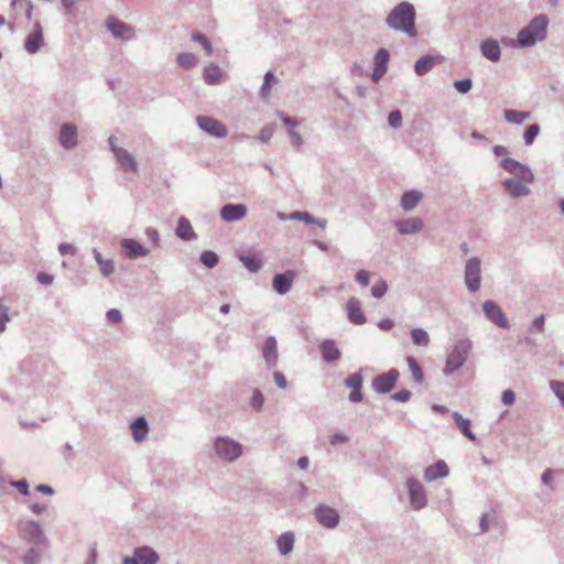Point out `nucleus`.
Segmentation results:
<instances>
[{
  "label": "nucleus",
  "instance_id": "nucleus-1",
  "mask_svg": "<svg viewBox=\"0 0 564 564\" xmlns=\"http://www.w3.org/2000/svg\"><path fill=\"white\" fill-rule=\"evenodd\" d=\"M415 8L410 2L403 1L397 4L386 19V23L392 30L403 32L410 37H415Z\"/></svg>",
  "mask_w": 564,
  "mask_h": 564
},
{
  "label": "nucleus",
  "instance_id": "nucleus-2",
  "mask_svg": "<svg viewBox=\"0 0 564 564\" xmlns=\"http://www.w3.org/2000/svg\"><path fill=\"white\" fill-rule=\"evenodd\" d=\"M549 18L545 14L535 15L528 25L518 33L517 42L520 47H531L536 42L546 39Z\"/></svg>",
  "mask_w": 564,
  "mask_h": 564
},
{
  "label": "nucleus",
  "instance_id": "nucleus-3",
  "mask_svg": "<svg viewBox=\"0 0 564 564\" xmlns=\"http://www.w3.org/2000/svg\"><path fill=\"white\" fill-rule=\"evenodd\" d=\"M464 282L469 292L475 293L480 288L481 282V261L477 257L467 260L464 271Z\"/></svg>",
  "mask_w": 564,
  "mask_h": 564
},
{
  "label": "nucleus",
  "instance_id": "nucleus-4",
  "mask_svg": "<svg viewBox=\"0 0 564 564\" xmlns=\"http://www.w3.org/2000/svg\"><path fill=\"white\" fill-rule=\"evenodd\" d=\"M500 166L506 172L514 175L513 178L521 180L524 183H533L534 182V174L532 173L531 169L514 159H511V158L502 159L500 162Z\"/></svg>",
  "mask_w": 564,
  "mask_h": 564
},
{
  "label": "nucleus",
  "instance_id": "nucleus-5",
  "mask_svg": "<svg viewBox=\"0 0 564 564\" xmlns=\"http://www.w3.org/2000/svg\"><path fill=\"white\" fill-rule=\"evenodd\" d=\"M215 449L217 455L225 460H235L241 453V445L227 437H219L215 442Z\"/></svg>",
  "mask_w": 564,
  "mask_h": 564
},
{
  "label": "nucleus",
  "instance_id": "nucleus-6",
  "mask_svg": "<svg viewBox=\"0 0 564 564\" xmlns=\"http://www.w3.org/2000/svg\"><path fill=\"white\" fill-rule=\"evenodd\" d=\"M482 311L485 313L486 318L496 326L503 329H508L510 327L508 318L506 317L501 307L495 301H485L482 304Z\"/></svg>",
  "mask_w": 564,
  "mask_h": 564
},
{
  "label": "nucleus",
  "instance_id": "nucleus-7",
  "mask_svg": "<svg viewBox=\"0 0 564 564\" xmlns=\"http://www.w3.org/2000/svg\"><path fill=\"white\" fill-rule=\"evenodd\" d=\"M107 29L111 32V34L121 40H130L134 35V29L124 23L123 21L115 18L108 17L106 21Z\"/></svg>",
  "mask_w": 564,
  "mask_h": 564
},
{
  "label": "nucleus",
  "instance_id": "nucleus-8",
  "mask_svg": "<svg viewBox=\"0 0 564 564\" xmlns=\"http://www.w3.org/2000/svg\"><path fill=\"white\" fill-rule=\"evenodd\" d=\"M22 538L31 544H34L35 546H46L47 541L44 536L41 527L37 522H28L22 528Z\"/></svg>",
  "mask_w": 564,
  "mask_h": 564
},
{
  "label": "nucleus",
  "instance_id": "nucleus-9",
  "mask_svg": "<svg viewBox=\"0 0 564 564\" xmlns=\"http://www.w3.org/2000/svg\"><path fill=\"white\" fill-rule=\"evenodd\" d=\"M197 123L200 129L216 138H224L228 133L225 124H223L219 120L210 117L199 116L197 117Z\"/></svg>",
  "mask_w": 564,
  "mask_h": 564
},
{
  "label": "nucleus",
  "instance_id": "nucleus-10",
  "mask_svg": "<svg viewBox=\"0 0 564 564\" xmlns=\"http://www.w3.org/2000/svg\"><path fill=\"white\" fill-rule=\"evenodd\" d=\"M409 489L410 501L414 509H422L426 505V495L423 486L414 478H409L406 481Z\"/></svg>",
  "mask_w": 564,
  "mask_h": 564
},
{
  "label": "nucleus",
  "instance_id": "nucleus-11",
  "mask_svg": "<svg viewBox=\"0 0 564 564\" xmlns=\"http://www.w3.org/2000/svg\"><path fill=\"white\" fill-rule=\"evenodd\" d=\"M109 143L111 145V149L118 160V162L121 164L124 171L138 172V164L133 156L124 149L119 148L115 144V137L109 138Z\"/></svg>",
  "mask_w": 564,
  "mask_h": 564
},
{
  "label": "nucleus",
  "instance_id": "nucleus-12",
  "mask_svg": "<svg viewBox=\"0 0 564 564\" xmlns=\"http://www.w3.org/2000/svg\"><path fill=\"white\" fill-rule=\"evenodd\" d=\"M398 378V370H389L388 372L376 377L372 381V387L377 392H389L394 388Z\"/></svg>",
  "mask_w": 564,
  "mask_h": 564
},
{
  "label": "nucleus",
  "instance_id": "nucleus-13",
  "mask_svg": "<svg viewBox=\"0 0 564 564\" xmlns=\"http://www.w3.org/2000/svg\"><path fill=\"white\" fill-rule=\"evenodd\" d=\"M159 555L150 547H140L132 557H126L123 564H156Z\"/></svg>",
  "mask_w": 564,
  "mask_h": 564
},
{
  "label": "nucleus",
  "instance_id": "nucleus-14",
  "mask_svg": "<svg viewBox=\"0 0 564 564\" xmlns=\"http://www.w3.org/2000/svg\"><path fill=\"white\" fill-rule=\"evenodd\" d=\"M521 180L518 178H506L502 182L505 192L511 197V198H520L528 196L531 191Z\"/></svg>",
  "mask_w": 564,
  "mask_h": 564
},
{
  "label": "nucleus",
  "instance_id": "nucleus-15",
  "mask_svg": "<svg viewBox=\"0 0 564 564\" xmlns=\"http://www.w3.org/2000/svg\"><path fill=\"white\" fill-rule=\"evenodd\" d=\"M481 55L492 63H497L501 57V48L497 40L486 39L480 43Z\"/></svg>",
  "mask_w": 564,
  "mask_h": 564
},
{
  "label": "nucleus",
  "instance_id": "nucleus-16",
  "mask_svg": "<svg viewBox=\"0 0 564 564\" xmlns=\"http://www.w3.org/2000/svg\"><path fill=\"white\" fill-rule=\"evenodd\" d=\"M315 516L317 521L327 528L336 527L339 521V516L337 511L329 507H318L315 510Z\"/></svg>",
  "mask_w": 564,
  "mask_h": 564
},
{
  "label": "nucleus",
  "instance_id": "nucleus-17",
  "mask_svg": "<svg viewBox=\"0 0 564 564\" xmlns=\"http://www.w3.org/2000/svg\"><path fill=\"white\" fill-rule=\"evenodd\" d=\"M295 279V272L292 270L285 273H279L273 278L272 285L274 291L279 294H285L291 290L292 283Z\"/></svg>",
  "mask_w": 564,
  "mask_h": 564
},
{
  "label": "nucleus",
  "instance_id": "nucleus-18",
  "mask_svg": "<svg viewBox=\"0 0 564 564\" xmlns=\"http://www.w3.org/2000/svg\"><path fill=\"white\" fill-rule=\"evenodd\" d=\"M247 215L245 205H225L220 210V216L225 221H236L242 219Z\"/></svg>",
  "mask_w": 564,
  "mask_h": 564
},
{
  "label": "nucleus",
  "instance_id": "nucleus-19",
  "mask_svg": "<svg viewBox=\"0 0 564 564\" xmlns=\"http://www.w3.org/2000/svg\"><path fill=\"white\" fill-rule=\"evenodd\" d=\"M443 57L440 55H424L414 65L415 73L420 76L429 73L435 65L441 64Z\"/></svg>",
  "mask_w": 564,
  "mask_h": 564
},
{
  "label": "nucleus",
  "instance_id": "nucleus-20",
  "mask_svg": "<svg viewBox=\"0 0 564 564\" xmlns=\"http://www.w3.org/2000/svg\"><path fill=\"white\" fill-rule=\"evenodd\" d=\"M59 142L65 149H72L77 143V129L75 126L66 123L61 128Z\"/></svg>",
  "mask_w": 564,
  "mask_h": 564
},
{
  "label": "nucleus",
  "instance_id": "nucleus-21",
  "mask_svg": "<svg viewBox=\"0 0 564 564\" xmlns=\"http://www.w3.org/2000/svg\"><path fill=\"white\" fill-rule=\"evenodd\" d=\"M345 384L351 389V393L349 394V400L351 402H360L362 400V394L360 389L362 387V377L360 373H352L345 380Z\"/></svg>",
  "mask_w": 564,
  "mask_h": 564
},
{
  "label": "nucleus",
  "instance_id": "nucleus-22",
  "mask_svg": "<svg viewBox=\"0 0 564 564\" xmlns=\"http://www.w3.org/2000/svg\"><path fill=\"white\" fill-rule=\"evenodd\" d=\"M448 466L444 460H438L434 465H430L424 470V478L426 481H434L438 478L445 477L448 475Z\"/></svg>",
  "mask_w": 564,
  "mask_h": 564
},
{
  "label": "nucleus",
  "instance_id": "nucleus-23",
  "mask_svg": "<svg viewBox=\"0 0 564 564\" xmlns=\"http://www.w3.org/2000/svg\"><path fill=\"white\" fill-rule=\"evenodd\" d=\"M347 314L349 321L356 325H361L366 322L360 302L355 297L349 299L347 302Z\"/></svg>",
  "mask_w": 564,
  "mask_h": 564
},
{
  "label": "nucleus",
  "instance_id": "nucleus-24",
  "mask_svg": "<svg viewBox=\"0 0 564 564\" xmlns=\"http://www.w3.org/2000/svg\"><path fill=\"white\" fill-rule=\"evenodd\" d=\"M121 246L124 249L126 256L129 258L145 257L149 254V250L133 239L122 240Z\"/></svg>",
  "mask_w": 564,
  "mask_h": 564
},
{
  "label": "nucleus",
  "instance_id": "nucleus-25",
  "mask_svg": "<svg viewBox=\"0 0 564 564\" xmlns=\"http://www.w3.org/2000/svg\"><path fill=\"white\" fill-rule=\"evenodd\" d=\"M43 44V33L40 24L35 25L34 31L25 40V50L33 54L40 50Z\"/></svg>",
  "mask_w": 564,
  "mask_h": 564
},
{
  "label": "nucleus",
  "instance_id": "nucleus-26",
  "mask_svg": "<svg viewBox=\"0 0 564 564\" xmlns=\"http://www.w3.org/2000/svg\"><path fill=\"white\" fill-rule=\"evenodd\" d=\"M399 232L403 235L419 232L423 228V221L419 217L400 220L395 224Z\"/></svg>",
  "mask_w": 564,
  "mask_h": 564
},
{
  "label": "nucleus",
  "instance_id": "nucleus-27",
  "mask_svg": "<svg viewBox=\"0 0 564 564\" xmlns=\"http://www.w3.org/2000/svg\"><path fill=\"white\" fill-rule=\"evenodd\" d=\"M389 61V52L386 48H380L375 55V68H373V77L375 79L380 78L387 70V64Z\"/></svg>",
  "mask_w": 564,
  "mask_h": 564
},
{
  "label": "nucleus",
  "instance_id": "nucleus-28",
  "mask_svg": "<svg viewBox=\"0 0 564 564\" xmlns=\"http://www.w3.org/2000/svg\"><path fill=\"white\" fill-rule=\"evenodd\" d=\"M322 356L325 361L333 362L340 358V351L334 340L327 339L321 344Z\"/></svg>",
  "mask_w": 564,
  "mask_h": 564
},
{
  "label": "nucleus",
  "instance_id": "nucleus-29",
  "mask_svg": "<svg viewBox=\"0 0 564 564\" xmlns=\"http://www.w3.org/2000/svg\"><path fill=\"white\" fill-rule=\"evenodd\" d=\"M503 116L507 122L511 124H522L525 120L530 118L529 111H520L516 109H506L503 111Z\"/></svg>",
  "mask_w": 564,
  "mask_h": 564
},
{
  "label": "nucleus",
  "instance_id": "nucleus-30",
  "mask_svg": "<svg viewBox=\"0 0 564 564\" xmlns=\"http://www.w3.org/2000/svg\"><path fill=\"white\" fill-rule=\"evenodd\" d=\"M262 354L267 362L274 365L278 358L276 352V341L274 338L270 337L267 338L263 347H262Z\"/></svg>",
  "mask_w": 564,
  "mask_h": 564
},
{
  "label": "nucleus",
  "instance_id": "nucleus-31",
  "mask_svg": "<svg viewBox=\"0 0 564 564\" xmlns=\"http://www.w3.org/2000/svg\"><path fill=\"white\" fill-rule=\"evenodd\" d=\"M422 199V194L417 191L405 192L401 198V206L404 210H412Z\"/></svg>",
  "mask_w": 564,
  "mask_h": 564
},
{
  "label": "nucleus",
  "instance_id": "nucleus-32",
  "mask_svg": "<svg viewBox=\"0 0 564 564\" xmlns=\"http://www.w3.org/2000/svg\"><path fill=\"white\" fill-rule=\"evenodd\" d=\"M131 431L133 434V437L137 442H141L144 440L147 433H148V424L147 421L143 417H138L132 424H131Z\"/></svg>",
  "mask_w": 564,
  "mask_h": 564
},
{
  "label": "nucleus",
  "instance_id": "nucleus-33",
  "mask_svg": "<svg viewBox=\"0 0 564 564\" xmlns=\"http://www.w3.org/2000/svg\"><path fill=\"white\" fill-rule=\"evenodd\" d=\"M176 235L184 240H189L195 236L192 225L186 218L182 217L178 220Z\"/></svg>",
  "mask_w": 564,
  "mask_h": 564
},
{
  "label": "nucleus",
  "instance_id": "nucleus-34",
  "mask_svg": "<svg viewBox=\"0 0 564 564\" xmlns=\"http://www.w3.org/2000/svg\"><path fill=\"white\" fill-rule=\"evenodd\" d=\"M221 70L218 66L210 65L204 69V79L208 85H216L221 79Z\"/></svg>",
  "mask_w": 564,
  "mask_h": 564
},
{
  "label": "nucleus",
  "instance_id": "nucleus-35",
  "mask_svg": "<svg viewBox=\"0 0 564 564\" xmlns=\"http://www.w3.org/2000/svg\"><path fill=\"white\" fill-rule=\"evenodd\" d=\"M294 536L292 533H284L278 539V547L281 554L285 555L293 549Z\"/></svg>",
  "mask_w": 564,
  "mask_h": 564
},
{
  "label": "nucleus",
  "instance_id": "nucleus-36",
  "mask_svg": "<svg viewBox=\"0 0 564 564\" xmlns=\"http://www.w3.org/2000/svg\"><path fill=\"white\" fill-rule=\"evenodd\" d=\"M411 338L413 343L417 346H427L430 343V337L427 333L422 328L412 329Z\"/></svg>",
  "mask_w": 564,
  "mask_h": 564
},
{
  "label": "nucleus",
  "instance_id": "nucleus-37",
  "mask_svg": "<svg viewBox=\"0 0 564 564\" xmlns=\"http://www.w3.org/2000/svg\"><path fill=\"white\" fill-rule=\"evenodd\" d=\"M540 133V126L538 123H532L527 127L524 133H523V140L525 145H531L535 138Z\"/></svg>",
  "mask_w": 564,
  "mask_h": 564
},
{
  "label": "nucleus",
  "instance_id": "nucleus-38",
  "mask_svg": "<svg viewBox=\"0 0 564 564\" xmlns=\"http://www.w3.org/2000/svg\"><path fill=\"white\" fill-rule=\"evenodd\" d=\"M406 362L409 365V368H410V371L414 378V380L417 382V383H422L423 381V371L420 367V365L416 362V360L413 358V357H408L406 358Z\"/></svg>",
  "mask_w": 564,
  "mask_h": 564
},
{
  "label": "nucleus",
  "instance_id": "nucleus-39",
  "mask_svg": "<svg viewBox=\"0 0 564 564\" xmlns=\"http://www.w3.org/2000/svg\"><path fill=\"white\" fill-rule=\"evenodd\" d=\"M240 260L251 272H257L261 268V260L257 256H241Z\"/></svg>",
  "mask_w": 564,
  "mask_h": 564
},
{
  "label": "nucleus",
  "instance_id": "nucleus-40",
  "mask_svg": "<svg viewBox=\"0 0 564 564\" xmlns=\"http://www.w3.org/2000/svg\"><path fill=\"white\" fill-rule=\"evenodd\" d=\"M95 258L99 264L100 271L104 275H109L113 271V262L111 260H104L98 251H95Z\"/></svg>",
  "mask_w": 564,
  "mask_h": 564
},
{
  "label": "nucleus",
  "instance_id": "nucleus-41",
  "mask_svg": "<svg viewBox=\"0 0 564 564\" xmlns=\"http://www.w3.org/2000/svg\"><path fill=\"white\" fill-rule=\"evenodd\" d=\"M178 64L184 68H192L197 63V57L192 53H182L177 56Z\"/></svg>",
  "mask_w": 564,
  "mask_h": 564
},
{
  "label": "nucleus",
  "instance_id": "nucleus-42",
  "mask_svg": "<svg viewBox=\"0 0 564 564\" xmlns=\"http://www.w3.org/2000/svg\"><path fill=\"white\" fill-rule=\"evenodd\" d=\"M550 388L564 408V381L552 380L550 381Z\"/></svg>",
  "mask_w": 564,
  "mask_h": 564
},
{
  "label": "nucleus",
  "instance_id": "nucleus-43",
  "mask_svg": "<svg viewBox=\"0 0 564 564\" xmlns=\"http://www.w3.org/2000/svg\"><path fill=\"white\" fill-rule=\"evenodd\" d=\"M458 369V355L455 352V350L448 356L444 372L445 373H453Z\"/></svg>",
  "mask_w": 564,
  "mask_h": 564
},
{
  "label": "nucleus",
  "instance_id": "nucleus-44",
  "mask_svg": "<svg viewBox=\"0 0 564 564\" xmlns=\"http://www.w3.org/2000/svg\"><path fill=\"white\" fill-rule=\"evenodd\" d=\"M200 261L208 268H214L218 263V257L213 251H204Z\"/></svg>",
  "mask_w": 564,
  "mask_h": 564
},
{
  "label": "nucleus",
  "instance_id": "nucleus-45",
  "mask_svg": "<svg viewBox=\"0 0 564 564\" xmlns=\"http://www.w3.org/2000/svg\"><path fill=\"white\" fill-rule=\"evenodd\" d=\"M192 39L194 41L198 42L204 47V50L207 53V55H212L213 54L212 44H210L209 40L204 34L193 33Z\"/></svg>",
  "mask_w": 564,
  "mask_h": 564
},
{
  "label": "nucleus",
  "instance_id": "nucleus-46",
  "mask_svg": "<svg viewBox=\"0 0 564 564\" xmlns=\"http://www.w3.org/2000/svg\"><path fill=\"white\" fill-rule=\"evenodd\" d=\"M460 433L465 435L470 441H476V435L471 432L470 421L468 419H463L460 416Z\"/></svg>",
  "mask_w": 564,
  "mask_h": 564
},
{
  "label": "nucleus",
  "instance_id": "nucleus-47",
  "mask_svg": "<svg viewBox=\"0 0 564 564\" xmlns=\"http://www.w3.org/2000/svg\"><path fill=\"white\" fill-rule=\"evenodd\" d=\"M473 343L469 339H460V368L463 367L466 355L471 350Z\"/></svg>",
  "mask_w": 564,
  "mask_h": 564
},
{
  "label": "nucleus",
  "instance_id": "nucleus-48",
  "mask_svg": "<svg viewBox=\"0 0 564 564\" xmlns=\"http://www.w3.org/2000/svg\"><path fill=\"white\" fill-rule=\"evenodd\" d=\"M387 290V283L384 281H379L372 286L371 293L375 297L380 299L386 294Z\"/></svg>",
  "mask_w": 564,
  "mask_h": 564
},
{
  "label": "nucleus",
  "instance_id": "nucleus-49",
  "mask_svg": "<svg viewBox=\"0 0 564 564\" xmlns=\"http://www.w3.org/2000/svg\"><path fill=\"white\" fill-rule=\"evenodd\" d=\"M290 219H297V220L305 221L307 224L315 223V218L306 212H294L290 215Z\"/></svg>",
  "mask_w": 564,
  "mask_h": 564
},
{
  "label": "nucleus",
  "instance_id": "nucleus-50",
  "mask_svg": "<svg viewBox=\"0 0 564 564\" xmlns=\"http://www.w3.org/2000/svg\"><path fill=\"white\" fill-rule=\"evenodd\" d=\"M275 83H278L276 77L272 73L268 72L265 74V76H264V83H263V86H262V93L264 95H269L271 86L273 84H275Z\"/></svg>",
  "mask_w": 564,
  "mask_h": 564
},
{
  "label": "nucleus",
  "instance_id": "nucleus-51",
  "mask_svg": "<svg viewBox=\"0 0 564 564\" xmlns=\"http://www.w3.org/2000/svg\"><path fill=\"white\" fill-rule=\"evenodd\" d=\"M389 123L391 127L393 128H398L401 126L402 123V115L400 111L395 110V111H392L390 115H389Z\"/></svg>",
  "mask_w": 564,
  "mask_h": 564
},
{
  "label": "nucleus",
  "instance_id": "nucleus-52",
  "mask_svg": "<svg viewBox=\"0 0 564 564\" xmlns=\"http://www.w3.org/2000/svg\"><path fill=\"white\" fill-rule=\"evenodd\" d=\"M356 281L364 286H367L370 281V273L366 270H359L356 273Z\"/></svg>",
  "mask_w": 564,
  "mask_h": 564
},
{
  "label": "nucleus",
  "instance_id": "nucleus-53",
  "mask_svg": "<svg viewBox=\"0 0 564 564\" xmlns=\"http://www.w3.org/2000/svg\"><path fill=\"white\" fill-rule=\"evenodd\" d=\"M40 558V554L36 550L31 549L24 556L23 561L25 564H35Z\"/></svg>",
  "mask_w": 564,
  "mask_h": 564
},
{
  "label": "nucleus",
  "instance_id": "nucleus-54",
  "mask_svg": "<svg viewBox=\"0 0 564 564\" xmlns=\"http://www.w3.org/2000/svg\"><path fill=\"white\" fill-rule=\"evenodd\" d=\"M516 400V394L512 390L507 389L501 394V401L506 405H511Z\"/></svg>",
  "mask_w": 564,
  "mask_h": 564
},
{
  "label": "nucleus",
  "instance_id": "nucleus-55",
  "mask_svg": "<svg viewBox=\"0 0 564 564\" xmlns=\"http://www.w3.org/2000/svg\"><path fill=\"white\" fill-rule=\"evenodd\" d=\"M18 6L25 7L26 9V15L30 19L32 14V4L29 0H13L12 7L15 8Z\"/></svg>",
  "mask_w": 564,
  "mask_h": 564
},
{
  "label": "nucleus",
  "instance_id": "nucleus-56",
  "mask_svg": "<svg viewBox=\"0 0 564 564\" xmlns=\"http://www.w3.org/2000/svg\"><path fill=\"white\" fill-rule=\"evenodd\" d=\"M553 477H554V474H553V470L547 468L543 471L542 476H541V480L544 485L546 486H550L552 487V484H553Z\"/></svg>",
  "mask_w": 564,
  "mask_h": 564
},
{
  "label": "nucleus",
  "instance_id": "nucleus-57",
  "mask_svg": "<svg viewBox=\"0 0 564 564\" xmlns=\"http://www.w3.org/2000/svg\"><path fill=\"white\" fill-rule=\"evenodd\" d=\"M58 250L59 252L63 254V256H66V254H75L76 252V249L73 245L70 243H61L59 247H58Z\"/></svg>",
  "mask_w": 564,
  "mask_h": 564
},
{
  "label": "nucleus",
  "instance_id": "nucleus-58",
  "mask_svg": "<svg viewBox=\"0 0 564 564\" xmlns=\"http://www.w3.org/2000/svg\"><path fill=\"white\" fill-rule=\"evenodd\" d=\"M147 237L154 243V246H159L160 243V235L156 229L154 228H148L147 229Z\"/></svg>",
  "mask_w": 564,
  "mask_h": 564
},
{
  "label": "nucleus",
  "instance_id": "nucleus-59",
  "mask_svg": "<svg viewBox=\"0 0 564 564\" xmlns=\"http://www.w3.org/2000/svg\"><path fill=\"white\" fill-rule=\"evenodd\" d=\"M262 404H263V395L259 390H256L253 392V397H252V405H253V408L259 410L262 406Z\"/></svg>",
  "mask_w": 564,
  "mask_h": 564
},
{
  "label": "nucleus",
  "instance_id": "nucleus-60",
  "mask_svg": "<svg viewBox=\"0 0 564 564\" xmlns=\"http://www.w3.org/2000/svg\"><path fill=\"white\" fill-rule=\"evenodd\" d=\"M107 318L111 323H119L121 321V313L116 308L109 310L107 312Z\"/></svg>",
  "mask_w": 564,
  "mask_h": 564
},
{
  "label": "nucleus",
  "instance_id": "nucleus-61",
  "mask_svg": "<svg viewBox=\"0 0 564 564\" xmlns=\"http://www.w3.org/2000/svg\"><path fill=\"white\" fill-rule=\"evenodd\" d=\"M7 308L0 303V332L4 329L6 323L8 322Z\"/></svg>",
  "mask_w": 564,
  "mask_h": 564
},
{
  "label": "nucleus",
  "instance_id": "nucleus-62",
  "mask_svg": "<svg viewBox=\"0 0 564 564\" xmlns=\"http://www.w3.org/2000/svg\"><path fill=\"white\" fill-rule=\"evenodd\" d=\"M410 397H411V392H410V391H408V390L399 391V392H397V393H394V394L392 395V398H393L394 400H398V401H401V402H405V401H408V400L410 399Z\"/></svg>",
  "mask_w": 564,
  "mask_h": 564
},
{
  "label": "nucleus",
  "instance_id": "nucleus-63",
  "mask_svg": "<svg viewBox=\"0 0 564 564\" xmlns=\"http://www.w3.org/2000/svg\"><path fill=\"white\" fill-rule=\"evenodd\" d=\"M473 87V82L470 78L460 79V94L468 93Z\"/></svg>",
  "mask_w": 564,
  "mask_h": 564
},
{
  "label": "nucleus",
  "instance_id": "nucleus-64",
  "mask_svg": "<svg viewBox=\"0 0 564 564\" xmlns=\"http://www.w3.org/2000/svg\"><path fill=\"white\" fill-rule=\"evenodd\" d=\"M480 531L482 533L487 532L489 530V514L484 513L479 521Z\"/></svg>",
  "mask_w": 564,
  "mask_h": 564
}]
</instances>
